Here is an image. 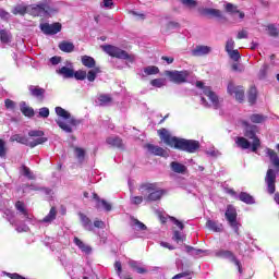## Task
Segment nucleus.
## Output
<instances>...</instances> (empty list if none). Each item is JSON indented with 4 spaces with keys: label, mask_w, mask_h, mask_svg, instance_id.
Listing matches in <instances>:
<instances>
[{
    "label": "nucleus",
    "mask_w": 279,
    "mask_h": 279,
    "mask_svg": "<svg viewBox=\"0 0 279 279\" xmlns=\"http://www.w3.org/2000/svg\"><path fill=\"white\" fill-rule=\"evenodd\" d=\"M74 154L76 158L80 160V162H84V156L86 155V151L81 147L74 148Z\"/></svg>",
    "instance_id": "nucleus-45"
},
{
    "label": "nucleus",
    "mask_w": 279,
    "mask_h": 279,
    "mask_svg": "<svg viewBox=\"0 0 279 279\" xmlns=\"http://www.w3.org/2000/svg\"><path fill=\"white\" fill-rule=\"evenodd\" d=\"M108 145L111 147H123V141L119 136H111L107 138Z\"/></svg>",
    "instance_id": "nucleus-36"
},
{
    "label": "nucleus",
    "mask_w": 279,
    "mask_h": 279,
    "mask_svg": "<svg viewBox=\"0 0 279 279\" xmlns=\"http://www.w3.org/2000/svg\"><path fill=\"white\" fill-rule=\"evenodd\" d=\"M242 125L244 128V136L245 137H236L235 144L241 149H252V151L256 153L258 151V148L260 147V140L256 136V132H258V126L250 124V122L243 120ZM247 138H251L252 144Z\"/></svg>",
    "instance_id": "nucleus-2"
},
{
    "label": "nucleus",
    "mask_w": 279,
    "mask_h": 279,
    "mask_svg": "<svg viewBox=\"0 0 279 279\" xmlns=\"http://www.w3.org/2000/svg\"><path fill=\"white\" fill-rule=\"evenodd\" d=\"M156 215L159 221H161V223H167V221H172V223H174V226H178L179 229L184 230V223H182V221L178 220L175 217H171L160 209L156 210Z\"/></svg>",
    "instance_id": "nucleus-15"
},
{
    "label": "nucleus",
    "mask_w": 279,
    "mask_h": 279,
    "mask_svg": "<svg viewBox=\"0 0 279 279\" xmlns=\"http://www.w3.org/2000/svg\"><path fill=\"white\" fill-rule=\"evenodd\" d=\"M251 123H265L267 121V117L260 113H253L250 116Z\"/></svg>",
    "instance_id": "nucleus-38"
},
{
    "label": "nucleus",
    "mask_w": 279,
    "mask_h": 279,
    "mask_svg": "<svg viewBox=\"0 0 279 279\" xmlns=\"http://www.w3.org/2000/svg\"><path fill=\"white\" fill-rule=\"evenodd\" d=\"M22 175H25V178H28V180H34V173H32V170L29 168L23 166L21 168Z\"/></svg>",
    "instance_id": "nucleus-47"
},
{
    "label": "nucleus",
    "mask_w": 279,
    "mask_h": 279,
    "mask_svg": "<svg viewBox=\"0 0 279 279\" xmlns=\"http://www.w3.org/2000/svg\"><path fill=\"white\" fill-rule=\"evenodd\" d=\"M144 73L146 75H158L160 73V69H158V66L155 65H148L144 68Z\"/></svg>",
    "instance_id": "nucleus-42"
},
{
    "label": "nucleus",
    "mask_w": 279,
    "mask_h": 279,
    "mask_svg": "<svg viewBox=\"0 0 279 279\" xmlns=\"http://www.w3.org/2000/svg\"><path fill=\"white\" fill-rule=\"evenodd\" d=\"M131 228H133L137 232H145V230H147V226H145V223L136 218L131 219Z\"/></svg>",
    "instance_id": "nucleus-26"
},
{
    "label": "nucleus",
    "mask_w": 279,
    "mask_h": 279,
    "mask_svg": "<svg viewBox=\"0 0 279 279\" xmlns=\"http://www.w3.org/2000/svg\"><path fill=\"white\" fill-rule=\"evenodd\" d=\"M98 104L99 106H110V104H112V98L108 95H100L98 97Z\"/></svg>",
    "instance_id": "nucleus-43"
},
{
    "label": "nucleus",
    "mask_w": 279,
    "mask_h": 279,
    "mask_svg": "<svg viewBox=\"0 0 279 279\" xmlns=\"http://www.w3.org/2000/svg\"><path fill=\"white\" fill-rule=\"evenodd\" d=\"M206 226L207 228H209V230H213L214 232H221L223 230V225L217 221L208 220Z\"/></svg>",
    "instance_id": "nucleus-33"
},
{
    "label": "nucleus",
    "mask_w": 279,
    "mask_h": 279,
    "mask_svg": "<svg viewBox=\"0 0 279 279\" xmlns=\"http://www.w3.org/2000/svg\"><path fill=\"white\" fill-rule=\"evenodd\" d=\"M143 199H145V197L142 196H131V204L138 206L141 204H143Z\"/></svg>",
    "instance_id": "nucleus-51"
},
{
    "label": "nucleus",
    "mask_w": 279,
    "mask_h": 279,
    "mask_svg": "<svg viewBox=\"0 0 279 279\" xmlns=\"http://www.w3.org/2000/svg\"><path fill=\"white\" fill-rule=\"evenodd\" d=\"M210 51H213V48H210L208 46H198V47H196L194 53L196 56H208V53H210Z\"/></svg>",
    "instance_id": "nucleus-37"
},
{
    "label": "nucleus",
    "mask_w": 279,
    "mask_h": 279,
    "mask_svg": "<svg viewBox=\"0 0 279 279\" xmlns=\"http://www.w3.org/2000/svg\"><path fill=\"white\" fill-rule=\"evenodd\" d=\"M158 134L159 138L165 143V145H168V147H173L181 151H187L189 154H195L199 149V142L171 136V133H169L167 129L159 130Z\"/></svg>",
    "instance_id": "nucleus-1"
},
{
    "label": "nucleus",
    "mask_w": 279,
    "mask_h": 279,
    "mask_svg": "<svg viewBox=\"0 0 279 279\" xmlns=\"http://www.w3.org/2000/svg\"><path fill=\"white\" fill-rule=\"evenodd\" d=\"M172 171H174V173H186V166L178 162V161H172L170 165Z\"/></svg>",
    "instance_id": "nucleus-31"
},
{
    "label": "nucleus",
    "mask_w": 279,
    "mask_h": 279,
    "mask_svg": "<svg viewBox=\"0 0 279 279\" xmlns=\"http://www.w3.org/2000/svg\"><path fill=\"white\" fill-rule=\"evenodd\" d=\"M225 217L232 230L235 232V234H239V228H241V225L236 221V208L232 205L227 206V210L225 213Z\"/></svg>",
    "instance_id": "nucleus-10"
},
{
    "label": "nucleus",
    "mask_w": 279,
    "mask_h": 279,
    "mask_svg": "<svg viewBox=\"0 0 279 279\" xmlns=\"http://www.w3.org/2000/svg\"><path fill=\"white\" fill-rule=\"evenodd\" d=\"M12 14L20 15V16H25V14H27V5L26 4H16L13 9H12Z\"/></svg>",
    "instance_id": "nucleus-28"
},
{
    "label": "nucleus",
    "mask_w": 279,
    "mask_h": 279,
    "mask_svg": "<svg viewBox=\"0 0 279 279\" xmlns=\"http://www.w3.org/2000/svg\"><path fill=\"white\" fill-rule=\"evenodd\" d=\"M138 191L145 202H158L165 195V191L158 189L156 183H144L138 187Z\"/></svg>",
    "instance_id": "nucleus-5"
},
{
    "label": "nucleus",
    "mask_w": 279,
    "mask_h": 279,
    "mask_svg": "<svg viewBox=\"0 0 279 279\" xmlns=\"http://www.w3.org/2000/svg\"><path fill=\"white\" fill-rule=\"evenodd\" d=\"M27 14L31 16H45V14H51V0H40L36 4L27 5Z\"/></svg>",
    "instance_id": "nucleus-7"
},
{
    "label": "nucleus",
    "mask_w": 279,
    "mask_h": 279,
    "mask_svg": "<svg viewBox=\"0 0 279 279\" xmlns=\"http://www.w3.org/2000/svg\"><path fill=\"white\" fill-rule=\"evenodd\" d=\"M201 14L204 16H211L213 19H223V13L218 9L204 8L201 10Z\"/></svg>",
    "instance_id": "nucleus-21"
},
{
    "label": "nucleus",
    "mask_w": 279,
    "mask_h": 279,
    "mask_svg": "<svg viewBox=\"0 0 279 279\" xmlns=\"http://www.w3.org/2000/svg\"><path fill=\"white\" fill-rule=\"evenodd\" d=\"M226 11L229 12V14H232L234 19H245V14L243 12H240V10L232 3L226 4Z\"/></svg>",
    "instance_id": "nucleus-22"
},
{
    "label": "nucleus",
    "mask_w": 279,
    "mask_h": 279,
    "mask_svg": "<svg viewBox=\"0 0 279 279\" xmlns=\"http://www.w3.org/2000/svg\"><path fill=\"white\" fill-rule=\"evenodd\" d=\"M214 256L216 258H222L225 260H229V263H233V265L238 267L239 274H243V269L241 268V262L239 260V258H236V255H234L232 251L226 250V248H219L214 251Z\"/></svg>",
    "instance_id": "nucleus-8"
},
{
    "label": "nucleus",
    "mask_w": 279,
    "mask_h": 279,
    "mask_svg": "<svg viewBox=\"0 0 279 279\" xmlns=\"http://www.w3.org/2000/svg\"><path fill=\"white\" fill-rule=\"evenodd\" d=\"M172 241H175V243L184 241V233L182 231L174 230Z\"/></svg>",
    "instance_id": "nucleus-46"
},
{
    "label": "nucleus",
    "mask_w": 279,
    "mask_h": 279,
    "mask_svg": "<svg viewBox=\"0 0 279 279\" xmlns=\"http://www.w3.org/2000/svg\"><path fill=\"white\" fill-rule=\"evenodd\" d=\"M236 38H238L239 40H241V39H243V38H247V31H240V32L238 33Z\"/></svg>",
    "instance_id": "nucleus-63"
},
{
    "label": "nucleus",
    "mask_w": 279,
    "mask_h": 279,
    "mask_svg": "<svg viewBox=\"0 0 279 279\" xmlns=\"http://www.w3.org/2000/svg\"><path fill=\"white\" fill-rule=\"evenodd\" d=\"M266 154H267V156H269L270 161L272 162V165H274L275 167H279V157H278V154H276V153L274 151V149H271V148H267V149H266Z\"/></svg>",
    "instance_id": "nucleus-35"
},
{
    "label": "nucleus",
    "mask_w": 279,
    "mask_h": 279,
    "mask_svg": "<svg viewBox=\"0 0 279 279\" xmlns=\"http://www.w3.org/2000/svg\"><path fill=\"white\" fill-rule=\"evenodd\" d=\"M185 252L186 254H190V256H193L194 258H204V256H210V251L208 250H202V248H195L193 246L185 245Z\"/></svg>",
    "instance_id": "nucleus-17"
},
{
    "label": "nucleus",
    "mask_w": 279,
    "mask_h": 279,
    "mask_svg": "<svg viewBox=\"0 0 279 279\" xmlns=\"http://www.w3.org/2000/svg\"><path fill=\"white\" fill-rule=\"evenodd\" d=\"M228 56L234 62H239V60H241V53H239V50H231L228 52Z\"/></svg>",
    "instance_id": "nucleus-48"
},
{
    "label": "nucleus",
    "mask_w": 279,
    "mask_h": 279,
    "mask_svg": "<svg viewBox=\"0 0 279 279\" xmlns=\"http://www.w3.org/2000/svg\"><path fill=\"white\" fill-rule=\"evenodd\" d=\"M94 199H96V208H104L107 213H110L112 210V205L108 203L106 199H100L97 194H93Z\"/></svg>",
    "instance_id": "nucleus-23"
},
{
    "label": "nucleus",
    "mask_w": 279,
    "mask_h": 279,
    "mask_svg": "<svg viewBox=\"0 0 279 279\" xmlns=\"http://www.w3.org/2000/svg\"><path fill=\"white\" fill-rule=\"evenodd\" d=\"M58 211L52 207L49 211V214L41 220H39V223H44L45 226H49L57 217Z\"/></svg>",
    "instance_id": "nucleus-25"
},
{
    "label": "nucleus",
    "mask_w": 279,
    "mask_h": 279,
    "mask_svg": "<svg viewBox=\"0 0 279 279\" xmlns=\"http://www.w3.org/2000/svg\"><path fill=\"white\" fill-rule=\"evenodd\" d=\"M74 243L82 252H84V254H90V246L86 245L84 242H82V240L74 238Z\"/></svg>",
    "instance_id": "nucleus-34"
},
{
    "label": "nucleus",
    "mask_w": 279,
    "mask_h": 279,
    "mask_svg": "<svg viewBox=\"0 0 279 279\" xmlns=\"http://www.w3.org/2000/svg\"><path fill=\"white\" fill-rule=\"evenodd\" d=\"M99 73H101V70H99V68H94L89 70L88 73L86 74L88 82H95Z\"/></svg>",
    "instance_id": "nucleus-40"
},
{
    "label": "nucleus",
    "mask_w": 279,
    "mask_h": 279,
    "mask_svg": "<svg viewBox=\"0 0 279 279\" xmlns=\"http://www.w3.org/2000/svg\"><path fill=\"white\" fill-rule=\"evenodd\" d=\"M150 85H153L155 88H162V86H167V78L151 80Z\"/></svg>",
    "instance_id": "nucleus-44"
},
{
    "label": "nucleus",
    "mask_w": 279,
    "mask_h": 279,
    "mask_svg": "<svg viewBox=\"0 0 279 279\" xmlns=\"http://www.w3.org/2000/svg\"><path fill=\"white\" fill-rule=\"evenodd\" d=\"M57 73L58 75H61V77H64L65 80H69L74 75L72 66H62L61 69L57 70Z\"/></svg>",
    "instance_id": "nucleus-24"
},
{
    "label": "nucleus",
    "mask_w": 279,
    "mask_h": 279,
    "mask_svg": "<svg viewBox=\"0 0 279 279\" xmlns=\"http://www.w3.org/2000/svg\"><path fill=\"white\" fill-rule=\"evenodd\" d=\"M181 3L185 7V8H197V2L195 0H181Z\"/></svg>",
    "instance_id": "nucleus-49"
},
{
    "label": "nucleus",
    "mask_w": 279,
    "mask_h": 279,
    "mask_svg": "<svg viewBox=\"0 0 279 279\" xmlns=\"http://www.w3.org/2000/svg\"><path fill=\"white\" fill-rule=\"evenodd\" d=\"M265 182L267 184L268 193L274 195L276 193V172L272 169H268Z\"/></svg>",
    "instance_id": "nucleus-16"
},
{
    "label": "nucleus",
    "mask_w": 279,
    "mask_h": 279,
    "mask_svg": "<svg viewBox=\"0 0 279 279\" xmlns=\"http://www.w3.org/2000/svg\"><path fill=\"white\" fill-rule=\"evenodd\" d=\"M238 197L240 202H243L244 204H255L254 198L248 193L242 192Z\"/></svg>",
    "instance_id": "nucleus-39"
},
{
    "label": "nucleus",
    "mask_w": 279,
    "mask_h": 279,
    "mask_svg": "<svg viewBox=\"0 0 279 279\" xmlns=\"http://www.w3.org/2000/svg\"><path fill=\"white\" fill-rule=\"evenodd\" d=\"M177 27H180V24L178 22H169L167 24L168 29H177Z\"/></svg>",
    "instance_id": "nucleus-60"
},
{
    "label": "nucleus",
    "mask_w": 279,
    "mask_h": 279,
    "mask_svg": "<svg viewBox=\"0 0 279 279\" xmlns=\"http://www.w3.org/2000/svg\"><path fill=\"white\" fill-rule=\"evenodd\" d=\"M166 75V77H168V80L170 82H173L174 84H184V82H186V80L189 78V71H166L163 73Z\"/></svg>",
    "instance_id": "nucleus-11"
},
{
    "label": "nucleus",
    "mask_w": 279,
    "mask_h": 279,
    "mask_svg": "<svg viewBox=\"0 0 279 279\" xmlns=\"http://www.w3.org/2000/svg\"><path fill=\"white\" fill-rule=\"evenodd\" d=\"M269 36H278V28L274 25L268 26Z\"/></svg>",
    "instance_id": "nucleus-58"
},
{
    "label": "nucleus",
    "mask_w": 279,
    "mask_h": 279,
    "mask_svg": "<svg viewBox=\"0 0 279 279\" xmlns=\"http://www.w3.org/2000/svg\"><path fill=\"white\" fill-rule=\"evenodd\" d=\"M28 92L32 97H35L36 99H39V101H43L45 99V88L38 86V85H29Z\"/></svg>",
    "instance_id": "nucleus-19"
},
{
    "label": "nucleus",
    "mask_w": 279,
    "mask_h": 279,
    "mask_svg": "<svg viewBox=\"0 0 279 279\" xmlns=\"http://www.w3.org/2000/svg\"><path fill=\"white\" fill-rule=\"evenodd\" d=\"M39 117L41 119H47L49 117V108L43 107L39 109Z\"/></svg>",
    "instance_id": "nucleus-53"
},
{
    "label": "nucleus",
    "mask_w": 279,
    "mask_h": 279,
    "mask_svg": "<svg viewBox=\"0 0 279 279\" xmlns=\"http://www.w3.org/2000/svg\"><path fill=\"white\" fill-rule=\"evenodd\" d=\"M146 148L149 154H154V156H161L162 158H167V156H169V153L160 146L148 144L146 145Z\"/></svg>",
    "instance_id": "nucleus-20"
},
{
    "label": "nucleus",
    "mask_w": 279,
    "mask_h": 279,
    "mask_svg": "<svg viewBox=\"0 0 279 279\" xmlns=\"http://www.w3.org/2000/svg\"><path fill=\"white\" fill-rule=\"evenodd\" d=\"M226 51L227 53L230 51H234V39H228L226 43Z\"/></svg>",
    "instance_id": "nucleus-52"
},
{
    "label": "nucleus",
    "mask_w": 279,
    "mask_h": 279,
    "mask_svg": "<svg viewBox=\"0 0 279 279\" xmlns=\"http://www.w3.org/2000/svg\"><path fill=\"white\" fill-rule=\"evenodd\" d=\"M114 269H116L118 276H121V271H122L121 262H116Z\"/></svg>",
    "instance_id": "nucleus-64"
},
{
    "label": "nucleus",
    "mask_w": 279,
    "mask_h": 279,
    "mask_svg": "<svg viewBox=\"0 0 279 279\" xmlns=\"http://www.w3.org/2000/svg\"><path fill=\"white\" fill-rule=\"evenodd\" d=\"M12 15L10 14V12L3 10V9H0V19H2V21H9V19L11 17Z\"/></svg>",
    "instance_id": "nucleus-55"
},
{
    "label": "nucleus",
    "mask_w": 279,
    "mask_h": 279,
    "mask_svg": "<svg viewBox=\"0 0 279 279\" xmlns=\"http://www.w3.org/2000/svg\"><path fill=\"white\" fill-rule=\"evenodd\" d=\"M54 112L57 114L56 123L57 125L66 134H71L77 125H80V121L75 119L71 114V112L66 111L62 107H56Z\"/></svg>",
    "instance_id": "nucleus-3"
},
{
    "label": "nucleus",
    "mask_w": 279,
    "mask_h": 279,
    "mask_svg": "<svg viewBox=\"0 0 279 279\" xmlns=\"http://www.w3.org/2000/svg\"><path fill=\"white\" fill-rule=\"evenodd\" d=\"M7 276L9 277V278H11V279H26L25 277H23V276H21V275H19V274H16V272H14V274H7Z\"/></svg>",
    "instance_id": "nucleus-61"
},
{
    "label": "nucleus",
    "mask_w": 279,
    "mask_h": 279,
    "mask_svg": "<svg viewBox=\"0 0 279 279\" xmlns=\"http://www.w3.org/2000/svg\"><path fill=\"white\" fill-rule=\"evenodd\" d=\"M248 101L251 104H256V88L252 87L248 92Z\"/></svg>",
    "instance_id": "nucleus-50"
},
{
    "label": "nucleus",
    "mask_w": 279,
    "mask_h": 279,
    "mask_svg": "<svg viewBox=\"0 0 279 279\" xmlns=\"http://www.w3.org/2000/svg\"><path fill=\"white\" fill-rule=\"evenodd\" d=\"M75 80H86V71H76L74 72Z\"/></svg>",
    "instance_id": "nucleus-54"
},
{
    "label": "nucleus",
    "mask_w": 279,
    "mask_h": 279,
    "mask_svg": "<svg viewBox=\"0 0 279 279\" xmlns=\"http://www.w3.org/2000/svg\"><path fill=\"white\" fill-rule=\"evenodd\" d=\"M62 61L61 57H52L50 58V62L51 64H53L56 66V64H60V62Z\"/></svg>",
    "instance_id": "nucleus-62"
},
{
    "label": "nucleus",
    "mask_w": 279,
    "mask_h": 279,
    "mask_svg": "<svg viewBox=\"0 0 279 279\" xmlns=\"http://www.w3.org/2000/svg\"><path fill=\"white\" fill-rule=\"evenodd\" d=\"M15 208L19 215H21L22 219H24V221L32 222V220L34 219V216H32V214L27 211V208H25V203L17 201L15 203Z\"/></svg>",
    "instance_id": "nucleus-18"
},
{
    "label": "nucleus",
    "mask_w": 279,
    "mask_h": 279,
    "mask_svg": "<svg viewBox=\"0 0 279 279\" xmlns=\"http://www.w3.org/2000/svg\"><path fill=\"white\" fill-rule=\"evenodd\" d=\"M28 136H23L21 134H15L10 137L11 143H21V145H27V147H36L37 145H43L47 143V137H45V132L40 130H33L28 132Z\"/></svg>",
    "instance_id": "nucleus-4"
},
{
    "label": "nucleus",
    "mask_w": 279,
    "mask_h": 279,
    "mask_svg": "<svg viewBox=\"0 0 279 279\" xmlns=\"http://www.w3.org/2000/svg\"><path fill=\"white\" fill-rule=\"evenodd\" d=\"M102 50L108 53V56H111V58H119L120 60H129V62H132L134 60L133 54H128L124 50L107 45V46H101Z\"/></svg>",
    "instance_id": "nucleus-9"
},
{
    "label": "nucleus",
    "mask_w": 279,
    "mask_h": 279,
    "mask_svg": "<svg viewBox=\"0 0 279 279\" xmlns=\"http://www.w3.org/2000/svg\"><path fill=\"white\" fill-rule=\"evenodd\" d=\"M80 219L85 230H93V222H90V219H88V217H86L84 214H80Z\"/></svg>",
    "instance_id": "nucleus-41"
},
{
    "label": "nucleus",
    "mask_w": 279,
    "mask_h": 279,
    "mask_svg": "<svg viewBox=\"0 0 279 279\" xmlns=\"http://www.w3.org/2000/svg\"><path fill=\"white\" fill-rule=\"evenodd\" d=\"M227 90L229 95L235 97L236 101H243L245 99V89L242 86H235L234 83H229Z\"/></svg>",
    "instance_id": "nucleus-14"
},
{
    "label": "nucleus",
    "mask_w": 279,
    "mask_h": 279,
    "mask_svg": "<svg viewBox=\"0 0 279 279\" xmlns=\"http://www.w3.org/2000/svg\"><path fill=\"white\" fill-rule=\"evenodd\" d=\"M0 40L4 45H10L12 43V33L5 29L0 31Z\"/></svg>",
    "instance_id": "nucleus-30"
},
{
    "label": "nucleus",
    "mask_w": 279,
    "mask_h": 279,
    "mask_svg": "<svg viewBox=\"0 0 279 279\" xmlns=\"http://www.w3.org/2000/svg\"><path fill=\"white\" fill-rule=\"evenodd\" d=\"M59 49L64 51V53H71L75 49V45H73L71 41H61L59 44Z\"/></svg>",
    "instance_id": "nucleus-29"
},
{
    "label": "nucleus",
    "mask_w": 279,
    "mask_h": 279,
    "mask_svg": "<svg viewBox=\"0 0 279 279\" xmlns=\"http://www.w3.org/2000/svg\"><path fill=\"white\" fill-rule=\"evenodd\" d=\"M4 104H5V108H8V110H14V108H16V102H14L11 99H7L4 101Z\"/></svg>",
    "instance_id": "nucleus-56"
},
{
    "label": "nucleus",
    "mask_w": 279,
    "mask_h": 279,
    "mask_svg": "<svg viewBox=\"0 0 279 279\" xmlns=\"http://www.w3.org/2000/svg\"><path fill=\"white\" fill-rule=\"evenodd\" d=\"M95 228H100L101 230H104V228H106V222L101 221V220H96L94 222Z\"/></svg>",
    "instance_id": "nucleus-59"
},
{
    "label": "nucleus",
    "mask_w": 279,
    "mask_h": 279,
    "mask_svg": "<svg viewBox=\"0 0 279 279\" xmlns=\"http://www.w3.org/2000/svg\"><path fill=\"white\" fill-rule=\"evenodd\" d=\"M40 29L44 34H46L47 36H53L60 32H62V24L60 23H53V24H49V23H43L40 24Z\"/></svg>",
    "instance_id": "nucleus-13"
},
{
    "label": "nucleus",
    "mask_w": 279,
    "mask_h": 279,
    "mask_svg": "<svg viewBox=\"0 0 279 279\" xmlns=\"http://www.w3.org/2000/svg\"><path fill=\"white\" fill-rule=\"evenodd\" d=\"M20 110L24 117H34V108L29 107L25 101L20 102Z\"/></svg>",
    "instance_id": "nucleus-27"
},
{
    "label": "nucleus",
    "mask_w": 279,
    "mask_h": 279,
    "mask_svg": "<svg viewBox=\"0 0 279 279\" xmlns=\"http://www.w3.org/2000/svg\"><path fill=\"white\" fill-rule=\"evenodd\" d=\"M83 66H86L87 69H95V59L89 56H83L81 58Z\"/></svg>",
    "instance_id": "nucleus-32"
},
{
    "label": "nucleus",
    "mask_w": 279,
    "mask_h": 279,
    "mask_svg": "<svg viewBox=\"0 0 279 279\" xmlns=\"http://www.w3.org/2000/svg\"><path fill=\"white\" fill-rule=\"evenodd\" d=\"M100 5L101 8H108L109 10H112V5H114V2L112 0H102V3Z\"/></svg>",
    "instance_id": "nucleus-57"
},
{
    "label": "nucleus",
    "mask_w": 279,
    "mask_h": 279,
    "mask_svg": "<svg viewBox=\"0 0 279 279\" xmlns=\"http://www.w3.org/2000/svg\"><path fill=\"white\" fill-rule=\"evenodd\" d=\"M197 88H201L203 90V94L205 97H207L208 101L206 98L202 97L201 101L202 105L205 106L206 108H215L217 110L221 106V99H219V96L210 87L204 86L202 82L196 83Z\"/></svg>",
    "instance_id": "nucleus-6"
},
{
    "label": "nucleus",
    "mask_w": 279,
    "mask_h": 279,
    "mask_svg": "<svg viewBox=\"0 0 279 279\" xmlns=\"http://www.w3.org/2000/svg\"><path fill=\"white\" fill-rule=\"evenodd\" d=\"M1 210L3 213L4 219L9 220L11 226H16V232H27V230H29V227H27V225H23V226L16 225V220L14 219V211L8 208L7 209L1 208Z\"/></svg>",
    "instance_id": "nucleus-12"
}]
</instances>
